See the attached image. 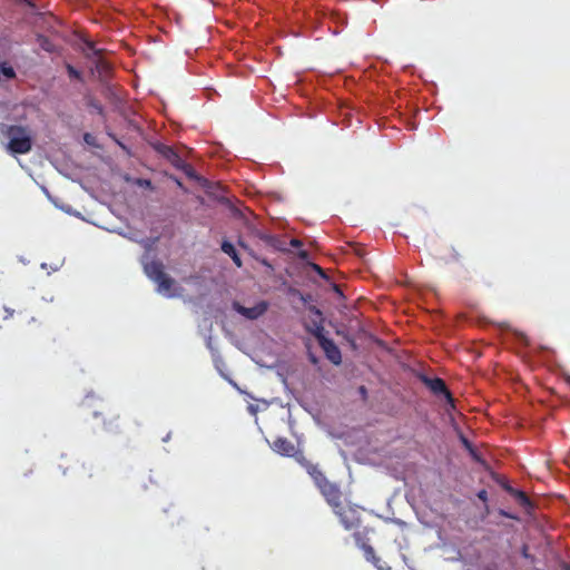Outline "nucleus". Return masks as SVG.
<instances>
[{"mask_svg": "<svg viewBox=\"0 0 570 570\" xmlns=\"http://www.w3.org/2000/svg\"><path fill=\"white\" fill-rule=\"evenodd\" d=\"M144 272L156 285L157 292L167 296H178L180 287L176 281L165 273L164 264L160 261L153 259L144 264Z\"/></svg>", "mask_w": 570, "mask_h": 570, "instance_id": "nucleus-1", "label": "nucleus"}, {"mask_svg": "<svg viewBox=\"0 0 570 570\" xmlns=\"http://www.w3.org/2000/svg\"><path fill=\"white\" fill-rule=\"evenodd\" d=\"M4 135L9 139L8 149L12 154L24 155L32 149V134L28 127L10 125L7 126Z\"/></svg>", "mask_w": 570, "mask_h": 570, "instance_id": "nucleus-2", "label": "nucleus"}, {"mask_svg": "<svg viewBox=\"0 0 570 570\" xmlns=\"http://www.w3.org/2000/svg\"><path fill=\"white\" fill-rule=\"evenodd\" d=\"M312 333L324 351L326 358L334 365H340L342 363V353L335 342L325 336L324 327L322 325H316Z\"/></svg>", "mask_w": 570, "mask_h": 570, "instance_id": "nucleus-3", "label": "nucleus"}, {"mask_svg": "<svg viewBox=\"0 0 570 570\" xmlns=\"http://www.w3.org/2000/svg\"><path fill=\"white\" fill-rule=\"evenodd\" d=\"M333 512L346 530H355L358 528L361 514L356 505L350 503L344 504L343 502L338 508H335Z\"/></svg>", "mask_w": 570, "mask_h": 570, "instance_id": "nucleus-4", "label": "nucleus"}, {"mask_svg": "<svg viewBox=\"0 0 570 570\" xmlns=\"http://www.w3.org/2000/svg\"><path fill=\"white\" fill-rule=\"evenodd\" d=\"M87 52L89 59H95V70L101 80H106L111 72L110 63L101 57V50L97 49L92 41H86Z\"/></svg>", "mask_w": 570, "mask_h": 570, "instance_id": "nucleus-5", "label": "nucleus"}, {"mask_svg": "<svg viewBox=\"0 0 570 570\" xmlns=\"http://www.w3.org/2000/svg\"><path fill=\"white\" fill-rule=\"evenodd\" d=\"M420 381L435 395H444L446 402L454 406V399L449 391L445 382L440 377H429L425 374L419 375Z\"/></svg>", "mask_w": 570, "mask_h": 570, "instance_id": "nucleus-6", "label": "nucleus"}, {"mask_svg": "<svg viewBox=\"0 0 570 570\" xmlns=\"http://www.w3.org/2000/svg\"><path fill=\"white\" fill-rule=\"evenodd\" d=\"M323 497L325 498L327 504L334 510L335 508H338L340 504L343 503V494L340 488L330 481L324 483L318 488Z\"/></svg>", "mask_w": 570, "mask_h": 570, "instance_id": "nucleus-7", "label": "nucleus"}, {"mask_svg": "<svg viewBox=\"0 0 570 570\" xmlns=\"http://www.w3.org/2000/svg\"><path fill=\"white\" fill-rule=\"evenodd\" d=\"M233 308L237 313H239L240 315L245 316L248 320H256L267 311L268 305L266 302L262 301L253 307H245V306L240 305L239 303L234 302Z\"/></svg>", "mask_w": 570, "mask_h": 570, "instance_id": "nucleus-8", "label": "nucleus"}, {"mask_svg": "<svg viewBox=\"0 0 570 570\" xmlns=\"http://www.w3.org/2000/svg\"><path fill=\"white\" fill-rule=\"evenodd\" d=\"M154 148L158 154H160L164 158H166L176 168H183L184 160L181 159V157L176 153V150L173 147L164 145V144H157V145H155Z\"/></svg>", "mask_w": 570, "mask_h": 570, "instance_id": "nucleus-9", "label": "nucleus"}, {"mask_svg": "<svg viewBox=\"0 0 570 570\" xmlns=\"http://www.w3.org/2000/svg\"><path fill=\"white\" fill-rule=\"evenodd\" d=\"M303 465L306 469V472L313 479L317 489L328 481L317 464L306 461L303 463Z\"/></svg>", "mask_w": 570, "mask_h": 570, "instance_id": "nucleus-10", "label": "nucleus"}, {"mask_svg": "<svg viewBox=\"0 0 570 570\" xmlns=\"http://www.w3.org/2000/svg\"><path fill=\"white\" fill-rule=\"evenodd\" d=\"M273 449L282 455H292L294 444L285 438H278L274 441Z\"/></svg>", "mask_w": 570, "mask_h": 570, "instance_id": "nucleus-11", "label": "nucleus"}, {"mask_svg": "<svg viewBox=\"0 0 570 570\" xmlns=\"http://www.w3.org/2000/svg\"><path fill=\"white\" fill-rule=\"evenodd\" d=\"M100 472V469L92 461L82 462L81 463V473L80 478L82 480H91L96 478Z\"/></svg>", "mask_w": 570, "mask_h": 570, "instance_id": "nucleus-12", "label": "nucleus"}, {"mask_svg": "<svg viewBox=\"0 0 570 570\" xmlns=\"http://www.w3.org/2000/svg\"><path fill=\"white\" fill-rule=\"evenodd\" d=\"M220 248L226 255H228L233 259L234 264L237 267H242V259L230 242L223 240Z\"/></svg>", "mask_w": 570, "mask_h": 570, "instance_id": "nucleus-13", "label": "nucleus"}, {"mask_svg": "<svg viewBox=\"0 0 570 570\" xmlns=\"http://www.w3.org/2000/svg\"><path fill=\"white\" fill-rule=\"evenodd\" d=\"M505 490L515 498L518 503L523 508L528 509L532 507V503L529 497L521 490L513 489L511 487H507Z\"/></svg>", "mask_w": 570, "mask_h": 570, "instance_id": "nucleus-14", "label": "nucleus"}, {"mask_svg": "<svg viewBox=\"0 0 570 570\" xmlns=\"http://www.w3.org/2000/svg\"><path fill=\"white\" fill-rule=\"evenodd\" d=\"M108 420H104V428L108 432H118L119 424L117 423L119 420V415L116 413L108 412Z\"/></svg>", "mask_w": 570, "mask_h": 570, "instance_id": "nucleus-15", "label": "nucleus"}, {"mask_svg": "<svg viewBox=\"0 0 570 570\" xmlns=\"http://www.w3.org/2000/svg\"><path fill=\"white\" fill-rule=\"evenodd\" d=\"M37 42L40 46V48L47 52L52 53L56 51L55 43L48 37L43 36V35L37 36Z\"/></svg>", "mask_w": 570, "mask_h": 570, "instance_id": "nucleus-16", "label": "nucleus"}, {"mask_svg": "<svg viewBox=\"0 0 570 570\" xmlns=\"http://www.w3.org/2000/svg\"><path fill=\"white\" fill-rule=\"evenodd\" d=\"M261 239L264 240L267 245H269L278 250H285L281 240L275 236L263 234V235H261Z\"/></svg>", "mask_w": 570, "mask_h": 570, "instance_id": "nucleus-17", "label": "nucleus"}, {"mask_svg": "<svg viewBox=\"0 0 570 570\" xmlns=\"http://www.w3.org/2000/svg\"><path fill=\"white\" fill-rule=\"evenodd\" d=\"M361 549L364 551L365 558L370 561L375 560V551L372 546H370L367 542H363L361 544Z\"/></svg>", "mask_w": 570, "mask_h": 570, "instance_id": "nucleus-18", "label": "nucleus"}, {"mask_svg": "<svg viewBox=\"0 0 570 570\" xmlns=\"http://www.w3.org/2000/svg\"><path fill=\"white\" fill-rule=\"evenodd\" d=\"M0 73H2L8 79H12L16 77L13 68L8 66L7 63H0Z\"/></svg>", "mask_w": 570, "mask_h": 570, "instance_id": "nucleus-19", "label": "nucleus"}, {"mask_svg": "<svg viewBox=\"0 0 570 570\" xmlns=\"http://www.w3.org/2000/svg\"><path fill=\"white\" fill-rule=\"evenodd\" d=\"M460 440H461L463 446L471 453V455L478 460V455L475 453V450H474L472 443L463 434L460 435Z\"/></svg>", "mask_w": 570, "mask_h": 570, "instance_id": "nucleus-20", "label": "nucleus"}, {"mask_svg": "<svg viewBox=\"0 0 570 570\" xmlns=\"http://www.w3.org/2000/svg\"><path fill=\"white\" fill-rule=\"evenodd\" d=\"M66 68H67V72H68L69 77L75 78V79H81L80 71H78L73 66L67 65Z\"/></svg>", "mask_w": 570, "mask_h": 570, "instance_id": "nucleus-21", "label": "nucleus"}, {"mask_svg": "<svg viewBox=\"0 0 570 570\" xmlns=\"http://www.w3.org/2000/svg\"><path fill=\"white\" fill-rule=\"evenodd\" d=\"M353 537H354V540H355L356 544H357L360 548H361V544H362L363 542H366V541L364 540V535H363L361 532H358V531H355V532H354V534H353Z\"/></svg>", "mask_w": 570, "mask_h": 570, "instance_id": "nucleus-22", "label": "nucleus"}, {"mask_svg": "<svg viewBox=\"0 0 570 570\" xmlns=\"http://www.w3.org/2000/svg\"><path fill=\"white\" fill-rule=\"evenodd\" d=\"M238 245H239L243 249H245V250H246L250 256H253V257H254V253H253V250L249 248V246H248L246 243H244L242 239H239V240H238Z\"/></svg>", "mask_w": 570, "mask_h": 570, "instance_id": "nucleus-23", "label": "nucleus"}, {"mask_svg": "<svg viewBox=\"0 0 570 570\" xmlns=\"http://www.w3.org/2000/svg\"><path fill=\"white\" fill-rule=\"evenodd\" d=\"M478 498L483 501V502H487L488 501V491L482 489L478 492Z\"/></svg>", "mask_w": 570, "mask_h": 570, "instance_id": "nucleus-24", "label": "nucleus"}, {"mask_svg": "<svg viewBox=\"0 0 570 570\" xmlns=\"http://www.w3.org/2000/svg\"><path fill=\"white\" fill-rule=\"evenodd\" d=\"M289 244H291L292 247H295V248H298V247L303 246L302 240H299L297 238H292Z\"/></svg>", "mask_w": 570, "mask_h": 570, "instance_id": "nucleus-25", "label": "nucleus"}, {"mask_svg": "<svg viewBox=\"0 0 570 570\" xmlns=\"http://www.w3.org/2000/svg\"><path fill=\"white\" fill-rule=\"evenodd\" d=\"M139 185L145 187H151V181L148 179H140Z\"/></svg>", "mask_w": 570, "mask_h": 570, "instance_id": "nucleus-26", "label": "nucleus"}, {"mask_svg": "<svg viewBox=\"0 0 570 570\" xmlns=\"http://www.w3.org/2000/svg\"><path fill=\"white\" fill-rule=\"evenodd\" d=\"M358 392H360V394H361L364 399L366 397V395H367V390H366V387H365V386H363V385H362V386H360V387H358Z\"/></svg>", "mask_w": 570, "mask_h": 570, "instance_id": "nucleus-27", "label": "nucleus"}, {"mask_svg": "<svg viewBox=\"0 0 570 570\" xmlns=\"http://www.w3.org/2000/svg\"><path fill=\"white\" fill-rule=\"evenodd\" d=\"M314 268L320 275L324 276V272L318 265H314Z\"/></svg>", "mask_w": 570, "mask_h": 570, "instance_id": "nucleus-28", "label": "nucleus"}, {"mask_svg": "<svg viewBox=\"0 0 570 570\" xmlns=\"http://www.w3.org/2000/svg\"><path fill=\"white\" fill-rule=\"evenodd\" d=\"M112 139L122 148L126 149L125 145H122L115 136H112Z\"/></svg>", "mask_w": 570, "mask_h": 570, "instance_id": "nucleus-29", "label": "nucleus"}, {"mask_svg": "<svg viewBox=\"0 0 570 570\" xmlns=\"http://www.w3.org/2000/svg\"><path fill=\"white\" fill-rule=\"evenodd\" d=\"M306 256H307V252L306 250H302L299 253V257L305 258Z\"/></svg>", "mask_w": 570, "mask_h": 570, "instance_id": "nucleus-30", "label": "nucleus"}, {"mask_svg": "<svg viewBox=\"0 0 570 570\" xmlns=\"http://www.w3.org/2000/svg\"><path fill=\"white\" fill-rule=\"evenodd\" d=\"M309 360H311V362H312V363H314V364L317 362V360H316V357H315L314 355H311V356H309Z\"/></svg>", "mask_w": 570, "mask_h": 570, "instance_id": "nucleus-31", "label": "nucleus"}, {"mask_svg": "<svg viewBox=\"0 0 570 570\" xmlns=\"http://www.w3.org/2000/svg\"><path fill=\"white\" fill-rule=\"evenodd\" d=\"M562 568H563V570H570V564L569 563H563Z\"/></svg>", "mask_w": 570, "mask_h": 570, "instance_id": "nucleus-32", "label": "nucleus"}, {"mask_svg": "<svg viewBox=\"0 0 570 570\" xmlns=\"http://www.w3.org/2000/svg\"><path fill=\"white\" fill-rule=\"evenodd\" d=\"M170 439V433H168L165 438H163L164 442H167Z\"/></svg>", "mask_w": 570, "mask_h": 570, "instance_id": "nucleus-33", "label": "nucleus"}, {"mask_svg": "<svg viewBox=\"0 0 570 570\" xmlns=\"http://www.w3.org/2000/svg\"><path fill=\"white\" fill-rule=\"evenodd\" d=\"M262 264H264V265H266V266H271V265L267 263V261H266V259H263V261H262Z\"/></svg>", "mask_w": 570, "mask_h": 570, "instance_id": "nucleus-34", "label": "nucleus"}, {"mask_svg": "<svg viewBox=\"0 0 570 570\" xmlns=\"http://www.w3.org/2000/svg\"><path fill=\"white\" fill-rule=\"evenodd\" d=\"M566 382L570 385V376H566Z\"/></svg>", "mask_w": 570, "mask_h": 570, "instance_id": "nucleus-35", "label": "nucleus"}, {"mask_svg": "<svg viewBox=\"0 0 570 570\" xmlns=\"http://www.w3.org/2000/svg\"><path fill=\"white\" fill-rule=\"evenodd\" d=\"M97 109H98L99 112H102V107L101 106H98Z\"/></svg>", "mask_w": 570, "mask_h": 570, "instance_id": "nucleus-36", "label": "nucleus"}]
</instances>
